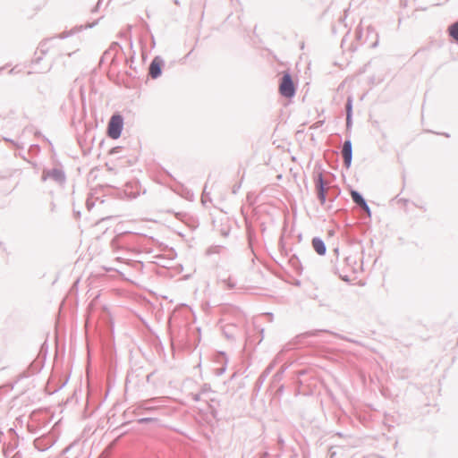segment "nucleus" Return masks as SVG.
<instances>
[{
    "instance_id": "obj_1",
    "label": "nucleus",
    "mask_w": 458,
    "mask_h": 458,
    "mask_svg": "<svg viewBox=\"0 0 458 458\" xmlns=\"http://www.w3.org/2000/svg\"><path fill=\"white\" fill-rule=\"evenodd\" d=\"M295 89V84L291 75L288 72H284L279 84V93L286 98H291L294 96Z\"/></svg>"
},
{
    "instance_id": "obj_2",
    "label": "nucleus",
    "mask_w": 458,
    "mask_h": 458,
    "mask_svg": "<svg viewBox=\"0 0 458 458\" xmlns=\"http://www.w3.org/2000/svg\"><path fill=\"white\" fill-rule=\"evenodd\" d=\"M123 127L122 116H112L107 127V135L112 139H118Z\"/></svg>"
},
{
    "instance_id": "obj_3",
    "label": "nucleus",
    "mask_w": 458,
    "mask_h": 458,
    "mask_svg": "<svg viewBox=\"0 0 458 458\" xmlns=\"http://www.w3.org/2000/svg\"><path fill=\"white\" fill-rule=\"evenodd\" d=\"M162 61L156 57L150 64L149 74L153 79L157 78L161 74Z\"/></svg>"
},
{
    "instance_id": "obj_4",
    "label": "nucleus",
    "mask_w": 458,
    "mask_h": 458,
    "mask_svg": "<svg viewBox=\"0 0 458 458\" xmlns=\"http://www.w3.org/2000/svg\"><path fill=\"white\" fill-rule=\"evenodd\" d=\"M342 155L344 160V164L347 167L350 166L352 162V144L351 141L346 140L343 146Z\"/></svg>"
},
{
    "instance_id": "obj_5",
    "label": "nucleus",
    "mask_w": 458,
    "mask_h": 458,
    "mask_svg": "<svg viewBox=\"0 0 458 458\" xmlns=\"http://www.w3.org/2000/svg\"><path fill=\"white\" fill-rule=\"evenodd\" d=\"M312 246L318 254L324 255L326 253V246L322 240L314 238L312 241Z\"/></svg>"
},
{
    "instance_id": "obj_6",
    "label": "nucleus",
    "mask_w": 458,
    "mask_h": 458,
    "mask_svg": "<svg viewBox=\"0 0 458 458\" xmlns=\"http://www.w3.org/2000/svg\"><path fill=\"white\" fill-rule=\"evenodd\" d=\"M317 187H318V199L321 201V203H324L325 199H326V191H325V189H324V187L322 185V179L321 178L318 179Z\"/></svg>"
},
{
    "instance_id": "obj_7",
    "label": "nucleus",
    "mask_w": 458,
    "mask_h": 458,
    "mask_svg": "<svg viewBox=\"0 0 458 458\" xmlns=\"http://www.w3.org/2000/svg\"><path fill=\"white\" fill-rule=\"evenodd\" d=\"M352 198L356 204L364 208H368L363 198L357 191H352Z\"/></svg>"
},
{
    "instance_id": "obj_8",
    "label": "nucleus",
    "mask_w": 458,
    "mask_h": 458,
    "mask_svg": "<svg viewBox=\"0 0 458 458\" xmlns=\"http://www.w3.org/2000/svg\"><path fill=\"white\" fill-rule=\"evenodd\" d=\"M448 30L449 35L458 42V22L452 24Z\"/></svg>"
},
{
    "instance_id": "obj_9",
    "label": "nucleus",
    "mask_w": 458,
    "mask_h": 458,
    "mask_svg": "<svg viewBox=\"0 0 458 458\" xmlns=\"http://www.w3.org/2000/svg\"><path fill=\"white\" fill-rule=\"evenodd\" d=\"M350 116H347V125L349 126L350 125Z\"/></svg>"
},
{
    "instance_id": "obj_10",
    "label": "nucleus",
    "mask_w": 458,
    "mask_h": 458,
    "mask_svg": "<svg viewBox=\"0 0 458 458\" xmlns=\"http://www.w3.org/2000/svg\"><path fill=\"white\" fill-rule=\"evenodd\" d=\"M143 420L144 421H148V420H150V419H144Z\"/></svg>"
}]
</instances>
